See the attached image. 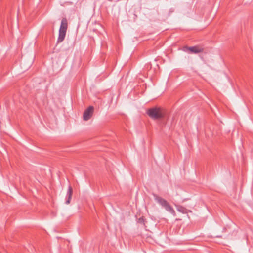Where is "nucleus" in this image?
I'll use <instances>...</instances> for the list:
<instances>
[{
	"label": "nucleus",
	"instance_id": "nucleus-3",
	"mask_svg": "<svg viewBox=\"0 0 253 253\" xmlns=\"http://www.w3.org/2000/svg\"><path fill=\"white\" fill-rule=\"evenodd\" d=\"M148 116L154 120L162 119L164 117L163 110L159 107H153L149 109L147 111Z\"/></svg>",
	"mask_w": 253,
	"mask_h": 253
},
{
	"label": "nucleus",
	"instance_id": "nucleus-4",
	"mask_svg": "<svg viewBox=\"0 0 253 253\" xmlns=\"http://www.w3.org/2000/svg\"><path fill=\"white\" fill-rule=\"evenodd\" d=\"M94 111V107L92 106L88 107L84 112L83 114V119L85 121H87L92 117Z\"/></svg>",
	"mask_w": 253,
	"mask_h": 253
},
{
	"label": "nucleus",
	"instance_id": "nucleus-8",
	"mask_svg": "<svg viewBox=\"0 0 253 253\" xmlns=\"http://www.w3.org/2000/svg\"><path fill=\"white\" fill-rule=\"evenodd\" d=\"M145 219L143 217H141V218H139V219H138V222L143 224L144 226H145Z\"/></svg>",
	"mask_w": 253,
	"mask_h": 253
},
{
	"label": "nucleus",
	"instance_id": "nucleus-2",
	"mask_svg": "<svg viewBox=\"0 0 253 253\" xmlns=\"http://www.w3.org/2000/svg\"><path fill=\"white\" fill-rule=\"evenodd\" d=\"M68 28V21L66 18L62 19L61 25L59 31V35L57 39V42L58 43L62 42L65 37L66 31Z\"/></svg>",
	"mask_w": 253,
	"mask_h": 253
},
{
	"label": "nucleus",
	"instance_id": "nucleus-7",
	"mask_svg": "<svg viewBox=\"0 0 253 253\" xmlns=\"http://www.w3.org/2000/svg\"><path fill=\"white\" fill-rule=\"evenodd\" d=\"M177 210L182 213H187L188 212H192L191 211L188 210L187 209L181 206H177Z\"/></svg>",
	"mask_w": 253,
	"mask_h": 253
},
{
	"label": "nucleus",
	"instance_id": "nucleus-1",
	"mask_svg": "<svg viewBox=\"0 0 253 253\" xmlns=\"http://www.w3.org/2000/svg\"><path fill=\"white\" fill-rule=\"evenodd\" d=\"M155 200L159 203L162 207L164 208L166 211L173 215H175V212L173 208L169 205V202L161 197L158 196L156 194H153Z\"/></svg>",
	"mask_w": 253,
	"mask_h": 253
},
{
	"label": "nucleus",
	"instance_id": "nucleus-5",
	"mask_svg": "<svg viewBox=\"0 0 253 253\" xmlns=\"http://www.w3.org/2000/svg\"><path fill=\"white\" fill-rule=\"evenodd\" d=\"M186 49H187L191 53H199L200 52H202L204 51V49L198 46H195L192 47H186Z\"/></svg>",
	"mask_w": 253,
	"mask_h": 253
},
{
	"label": "nucleus",
	"instance_id": "nucleus-6",
	"mask_svg": "<svg viewBox=\"0 0 253 253\" xmlns=\"http://www.w3.org/2000/svg\"><path fill=\"white\" fill-rule=\"evenodd\" d=\"M73 193V189L71 185H69L68 187V191L67 192V196H66V200L65 202V203L66 204H69L70 203L72 196Z\"/></svg>",
	"mask_w": 253,
	"mask_h": 253
}]
</instances>
